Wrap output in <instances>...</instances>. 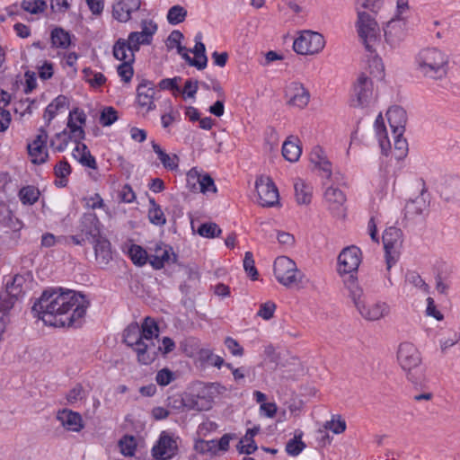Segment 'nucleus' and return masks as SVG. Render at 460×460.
Here are the masks:
<instances>
[{
  "label": "nucleus",
  "mask_w": 460,
  "mask_h": 460,
  "mask_svg": "<svg viewBox=\"0 0 460 460\" xmlns=\"http://www.w3.org/2000/svg\"><path fill=\"white\" fill-rule=\"evenodd\" d=\"M255 188L258 202L261 207H273L279 203V190L269 177L261 176L256 180Z\"/></svg>",
  "instance_id": "15"
},
{
  "label": "nucleus",
  "mask_w": 460,
  "mask_h": 460,
  "mask_svg": "<svg viewBox=\"0 0 460 460\" xmlns=\"http://www.w3.org/2000/svg\"><path fill=\"white\" fill-rule=\"evenodd\" d=\"M325 46V40L322 34L304 31L293 43L294 50L300 55H314L321 52Z\"/></svg>",
  "instance_id": "10"
},
{
  "label": "nucleus",
  "mask_w": 460,
  "mask_h": 460,
  "mask_svg": "<svg viewBox=\"0 0 460 460\" xmlns=\"http://www.w3.org/2000/svg\"><path fill=\"white\" fill-rule=\"evenodd\" d=\"M155 94V84L148 80H142L137 88V104L146 112L155 109L154 102Z\"/></svg>",
  "instance_id": "20"
},
{
  "label": "nucleus",
  "mask_w": 460,
  "mask_h": 460,
  "mask_svg": "<svg viewBox=\"0 0 460 460\" xmlns=\"http://www.w3.org/2000/svg\"><path fill=\"white\" fill-rule=\"evenodd\" d=\"M57 420L68 431L79 432L84 429L82 416L75 411L63 409L58 411Z\"/></svg>",
  "instance_id": "23"
},
{
  "label": "nucleus",
  "mask_w": 460,
  "mask_h": 460,
  "mask_svg": "<svg viewBox=\"0 0 460 460\" xmlns=\"http://www.w3.org/2000/svg\"><path fill=\"white\" fill-rule=\"evenodd\" d=\"M141 0H115L112 6V16L120 22L131 18V13L140 8Z\"/></svg>",
  "instance_id": "21"
},
{
  "label": "nucleus",
  "mask_w": 460,
  "mask_h": 460,
  "mask_svg": "<svg viewBox=\"0 0 460 460\" xmlns=\"http://www.w3.org/2000/svg\"><path fill=\"white\" fill-rule=\"evenodd\" d=\"M88 306L85 296L74 290H46L34 303L32 313L50 326L79 327Z\"/></svg>",
  "instance_id": "1"
},
{
  "label": "nucleus",
  "mask_w": 460,
  "mask_h": 460,
  "mask_svg": "<svg viewBox=\"0 0 460 460\" xmlns=\"http://www.w3.org/2000/svg\"><path fill=\"white\" fill-rule=\"evenodd\" d=\"M123 341L134 349L137 356V361L143 365L153 363L161 350L156 344L143 341L140 326L137 323L129 324L124 330Z\"/></svg>",
  "instance_id": "4"
},
{
  "label": "nucleus",
  "mask_w": 460,
  "mask_h": 460,
  "mask_svg": "<svg viewBox=\"0 0 460 460\" xmlns=\"http://www.w3.org/2000/svg\"><path fill=\"white\" fill-rule=\"evenodd\" d=\"M217 191L213 178L208 173L202 174L199 192L206 194L208 192L216 193Z\"/></svg>",
  "instance_id": "58"
},
{
  "label": "nucleus",
  "mask_w": 460,
  "mask_h": 460,
  "mask_svg": "<svg viewBox=\"0 0 460 460\" xmlns=\"http://www.w3.org/2000/svg\"><path fill=\"white\" fill-rule=\"evenodd\" d=\"M40 196L39 190L34 186L22 187L19 191V198L22 204L32 205L34 204Z\"/></svg>",
  "instance_id": "41"
},
{
  "label": "nucleus",
  "mask_w": 460,
  "mask_h": 460,
  "mask_svg": "<svg viewBox=\"0 0 460 460\" xmlns=\"http://www.w3.org/2000/svg\"><path fill=\"white\" fill-rule=\"evenodd\" d=\"M310 161L316 168L321 170L325 177L330 178L332 175V164L327 159L324 151L321 146H314L310 154Z\"/></svg>",
  "instance_id": "25"
},
{
  "label": "nucleus",
  "mask_w": 460,
  "mask_h": 460,
  "mask_svg": "<svg viewBox=\"0 0 460 460\" xmlns=\"http://www.w3.org/2000/svg\"><path fill=\"white\" fill-rule=\"evenodd\" d=\"M358 20L356 27L358 34L363 42L365 49L370 52H376V47L380 42L379 26L369 13L365 12L362 7L356 6Z\"/></svg>",
  "instance_id": "6"
},
{
  "label": "nucleus",
  "mask_w": 460,
  "mask_h": 460,
  "mask_svg": "<svg viewBox=\"0 0 460 460\" xmlns=\"http://www.w3.org/2000/svg\"><path fill=\"white\" fill-rule=\"evenodd\" d=\"M353 95L352 105L354 107H366L374 99L373 82L366 73H361L357 78Z\"/></svg>",
  "instance_id": "13"
},
{
  "label": "nucleus",
  "mask_w": 460,
  "mask_h": 460,
  "mask_svg": "<svg viewBox=\"0 0 460 460\" xmlns=\"http://www.w3.org/2000/svg\"><path fill=\"white\" fill-rule=\"evenodd\" d=\"M68 106L67 98L64 95H58L46 108L43 118L49 125L56 117L58 112Z\"/></svg>",
  "instance_id": "33"
},
{
  "label": "nucleus",
  "mask_w": 460,
  "mask_h": 460,
  "mask_svg": "<svg viewBox=\"0 0 460 460\" xmlns=\"http://www.w3.org/2000/svg\"><path fill=\"white\" fill-rule=\"evenodd\" d=\"M92 243L94 244L95 257L99 264L103 266L107 265L111 259L110 242L101 236L96 242H93Z\"/></svg>",
  "instance_id": "28"
},
{
  "label": "nucleus",
  "mask_w": 460,
  "mask_h": 460,
  "mask_svg": "<svg viewBox=\"0 0 460 460\" xmlns=\"http://www.w3.org/2000/svg\"><path fill=\"white\" fill-rule=\"evenodd\" d=\"M243 269L247 275L252 279L256 280L258 279V271L255 267V262L253 260V255L251 252H246L244 253L243 259Z\"/></svg>",
  "instance_id": "51"
},
{
  "label": "nucleus",
  "mask_w": 460,
  "mask_h": 460,
  "mask_svg": "<svg viewBox=\"0 0 460 460\" xmlns=\"http://www.w3.org/2000/svg\"><path fill=\"white\" fill-rule=\"evenodd\" d=\"M194 449L199 454L214 455L217 451V440H197L194 445Z\"/></svg>",
  "instance_id": "45"
},
{
  "label": "nucleus",
  "mask_w": 460,
  "mask_h": 460,
  "mask_svg": "<svg viewBox=\"0 0 460 460\" xmlns=\"http://www.w3.org/2000/svg\"><path fill=\"white\" fill-rule=\"evenodd\" d=\"M17 298L8 294L5 290L0 292V312L7 314V312L13 306Z\"/></svg>",
  "instance_id": "56"
},
{
  "label": "nucleus",
  "mask_w": 460,
  "mask_h": 460,
  "mask_svg": "<svg viewBox=\"0 0 460 460\" xmlns=\"http://www.w3.org/2000/svg\"><path fill=\"white\" fill-rule=\"evenodd\" d=\"M302 437L303 432L296 430L294 438L287 442L285 450L288 456H296L305 448L306 445L302 441Z\"/></svg>",
  "instance_id": "36"
},
{
  "label": "nucleus",
  "mask_w": 460,
  "mask_h": 460,
  "mask_svg": "<svg viewBox=\"0 0 460 460\" xmlns=\"http://www.w3.org/2000/svg\"><path fill=\"white\" fill-rule=\"evenodd\" d=\"M150 208L148 210V218L155 226H162L166 223V217L161 207L154 199H149Z\"/></svg>",
  "instance_id": "39"
},
{
  "label": "nucleus",
  "mask_w": 460,
  "mask_h": 460,
  "mask_svg": "<svg viewBox=\"0 0 460 460\" xmlns=\"http://www.w3.org/2000/svg\"><path fill=\"white\" fill-rule=\"evenodd\" d=\"M394 135V149L397 152L396 157L398 159L406 155L408 151V143L405 138L402 137V135Z\"/></svg>",
  "instance_id": "57"
},
{
  "label": "nucleus",
  "mask_w": 460,
  "mask_h": 460,
  "mask_svg": "<svg viewBox=\"0 0 460 460\" xmlns=\"http://www.w3.org/2000/svg\"><path fill=\"white\" fill-rule=\"evenodd\" d=\"M128 253L133 263L137 266H143L146 263L147 261H149V255L147 254L146 251L139 245H131Z\"/></svg>",
  "instance_id": "42"
},
{
  "label": "nucleus",
  "mask_w": 460,
  "mask_h": 460,
  "mask_svg": "<svg viewBox=\"0 0 460 460\" xmlns=\"http://www.w3.org/2000/svg\"><path fill=\"white\" fill-rule=\"evenodd\" d=\"M226 347L230 350L232 355L241 357L243 355V349L238 341L231 337L225 340Z\"/></svg>",
  "instance_id": "63"
},
{
  "label": "nucleus",
  "mask_w": 460,
  "mask_h": 460,
  "mask_svg": "<svg viewBox=\"0 0 460 460\" xmlns=\"http://www.w3.org/2000/svg\"><path fill=\"white\" fill-rule=\"evenodd\" d=\"M345 285L357 311L365 320L378 321L389 314L390 307L385 302L378 301L371 304L366 302L364 291L355 277L349 276Z\"/></svg>",
  "instance_id": "3"
},
{
  "label": "nucleus",
  "mask_w": 460,
  "mask_h": 460,
  "mask_svg": "<svg viewBox=\"0 0 460 460\" xmlns=\"http://www.w3.org/2000/svg\"><path fill=\"white\" fill-rule=\"evenodd\" d=\"M73 155L79 163L86 167L96 169L97 164L95 158L91 155L85 144L77 145L73 151Z\"/></svg>",
  "instance_id": "34"
},
{
  "label": "nucleus",
  "mask_w": 460,
  "mask_h": 460,
  "mask_svg": "<svg viewBox=\"0 0 460 460\" xmlns=\"http://www.w3.org/2000/svg\"><path fill=\"white\" fill-rule=\"evenodd\" d=\"M295 195L296 202L300 205H307L311 202L313 187L305 182L302 179H297L294 183Z\"/></svg>",
  "instance_id": "30"
},
{
  "label": "nucleus",
  "mask_w": 460,
  "mask_h": 460,
  "mask_svg": "<svg viewBox=\"0 0 460 460\" xmlns=\"http://www.w3.org/2000/svg\"><path fill=\"white\" fill-rule=\"evenodd\" d=\"M324 199L329 203L331 209L339 208L346 200L343 192L338 189L330 187L325 190Z\"/></svg>",
  "instance_id": "35"
},
{
  "label": "nucleus",
  "mask_w": 460,
  "mask_h": 460,
  "mask_svg": "<svg viewBox=\"0 0 460 460\" xmlns=\"http://www.w3.org/2000/svg\"><path fill=\"white\" fill-rule=\"evenodd\" d=\"M48 140V133L44 128H40L36 138L32 143L28 144V153L31 158V163L35 164H41L47 162L49 158L48 151L46 150V143Z\"/></svg>",
  "instance_id": "18"
},
{
  "label": "nucleus",
  "mask_w": 460,
  "mask_h": 460,
  "mask_svg": "<svg viewBox=\"0 0 460 460\" xmlns=\"http://www.w3.org/2000/svg\"><path fill=\"white\" fill-rule=\"evenodd\" d=\"M384 71V65L380 58L374 57L368 61V72L374 78L383 79Z\"/></svg>",
  "instance_id": "48"
},
{
  "label": "nucleus",
  "mask_w": 460,
  "mask_h": 460,
  "mask_svg": "<svg viewBox=\"0 0 460 460\" xmlns=\"http://www.w3.org/2000/svg\"><path fill=\"white\" fill-rule=\"evenodd\" d=\"M141 33L149 40L152 42L153 35L155 33L157 30V25L153 21H142L141 23Z\"/></svg>",
  "instance_id": "62"
},
{
  "label": "nucleus",
  "mask_w": 460,
  "mask_h": 460,
  "mask_svg": "<svg viewBox=\"0 0 460 460\" xmlns=\"http://www.w3.org/2000/svg\"><path fill=\"white\" fill-rule=\"evenodd\" d=\"M133 50L136 52L140 49L141 45H149L151 41L146 39L140 31H132L128 34V39L126 40Z\"/></svg>",
  "instance_id": "44"
},
{
  "label": "nucleus",
  "mask_w": 460,
  "mask_h": 460,
  "mask_svg": "<svg viewBox=\"0 0 460 460\" xmlns=\"http://www.w3.org/2000/svg\"><path fill=\"white\" fill-rule=\"evenodd\" d=\"M55 175L58 178H66L71 172V168L69 164L66 161H60L58 164H56L54 168Z\"/></svg>",
  "instance_id": "64"
},
{
  "label": "nucleus",
  "mask_w": 460,
  "mask_h": 460,
  "mask_svg": "<svg viewBox=\"0 0 460 460\" xmlns=\"http://www.w3.org/2000/svg\"><path fill=\"white\" fill-rule=\"evenodd\" d=\"M71 138L72 137L65 129L55 135L54 139L50 142V146H55L57 151L62 152L66 148Z\"/></svg>",
  "instance_id": "47"
},
{
  "label": "nucleus",
  "mask_w": 460,
  "mask_h": 460,
  "mask_svg": "<svg viewBox=\"0 0 460 460\" xmlns=\"http://www.w3.org/2000/svg\"><path fill=\"white\" fill-rule=\"evenodd\" d=\"M226 390V387L219 383H211L206 385L195 398H191L189 404L185 405L190 410L208 411L211 409L216 394H222Z\"/></svg>",
  "instance_id": "12"
},
{
  "label": "nucleus",
  "mask_w": 460,
  "mask_h": 460,
  "mask_svg": "<svg viewBox=\"0 0 460 460\" xmlns=\"http://www.w3.org/2000/svg\"><path fill=\"white\" fill-rule=\"evenodd\" d=\"M276 310L275 303L271 301H267L261 305L260 310L257 313V315L261 317L264 320H270L273 317L274 312Z\"/></svg>",
  "instance_id": "60"
},
{
  "label": "nucleus",
  "mask_w": 460,
  "mask_h": 460,
  "mask_svg": "<svg viewBox=\"0 0 460 460\" xmlns=\"http://www.w3.org/2000/svg\"><path fill=\"white\" fill-rule=\"evenodd\" d=\"M361 261V251L357 246L351 245L344 248L338 256V271L340 274H349L358 270Z\"/></svg>",
  "instance_id": "14"
},
{
  "label": "nucleus",
  "mask_w": 460,
  "mask_h": 460,
  "mask_svg": "<svg viewBox=\"0 0 460 460\" xmlns=\"http://www.w3.org/2000/svg\"><path fill=\"white\" fill-rule=\"evenodd\" d=\"M22 7L31 13H38L46 9L47 4L43 0H22Z\"/></svg>",
  "instance_id": "52"
},
{
  "label": "nucleus",
  "mask_w": 460,
  "mask_h": 460,
  "mask_svg": "<svg viewBox=\"0 0 460 460\" xmlns=\"http://www.w3.org/2000/svg\"><path fill=\"white\" fill-rule=\"evenodd\" d=\"M22 283L23 278L20 275H15L11 283H6L4 290L18 299L20 295L22 293Z\"/></svg>",
  "instance_id": "49"
},
{
  "label": "nucleus",
  "mask_w": 460,
  "mask_h": 460,
  "mask_svg": "<svg viewBox=\"0 0 460 460\" xmlns=\"http://www.w3.org/2000/svg\"><path fill=\"white\" fill-rule=\"evenodd\" d=\"M137 445V440L132 435H125L119 440L120 453L125 456H134Z\"/></svg>",
  "instance_id": "40"
},
{
  "label": "nucleus",
  "mask_w": 460,
  "mask_h": 460,
  "mask_svg": "<svg viewBox=\"0 0 460 460\" xmlns=\"http://www.w3.org/2000/svg\"><path fill=\"white\" fill-rule=\"evenodd\" d=\"M375 128L381 151L384 155H387L388 151L391 149V143L388 138L384 119L381 114H379L376 119Z\"/></svg>",
  "instance_id": "32"
},
{
  "label": "nucleus",
  "mask_w": 460,
  "mask_h": 460,
  "mask_svg": "<svg viewBox=\"0 0 460 460\" xmlns=\"http://www.w3.org/2000/svg\"><path fill=\"white\" fill-rule=\"evenodd\" d=\"M389 125L393 134L403 135L407 122V114L400 106H393L386 112Z\"/></svg>",
  "instance_id": "24"
},
{
  "label": "nucleus",
  "mask_w": 460,
  "mask_h": 460,
  "mask_svg": "<svg viewBox=\"0 0 460 460\" xmlns=\"http://www.w3.org/2000/svg\"><path fill=\"white\" fill-rule=\"evenodd\" d=\"M143 341L146 343L155 344L154 339H157L159 335V327L157 323L150 318L146 317L140 327Z\"/></svg>",
  "instance_id": "31"
},
{
  "label": "nucleus",
  "mask_w": 460,
  "mask_h": 460,
  "mask_svg": "<svg viewBox=\"0 0 460 460\" xmlns=\"http://www.w3.org/2000/svg\"><path fill=\"white\" fill-rule=\"evenodd\" d=\"M202 173L196 168L190 169L187 173V187L190 191L199 192Z\"/></svg>",
  "instance_id": "50"
},
{
  "label": "nucleus",
  "mask_w": 460,
  "mask_h": 460,
  "mask_svg": "<svg viewBox=\"0 0 460 460\" xmlns=\"http://www.w3.org/2000/svg\"><path fill=\"white\" fill-rule=\"evenodd\" d=\"M125 39L119 38L117 40L112 48L113 57L119 61H135L136 51L131 49V46L128 44Z\"/></svg>",
  "instance_id": "26"
},
{
  "label": "nucleus",
  "mask_w": 460,
  "mask_h": 460,
  "mask_svg": "<svg viewBox=\"0 0 460 460\" xmlns=\"http://www.w3.org/2000/svg\"><path fill=\"white\" fill-rule=\"evenodd\" d=\"M181 438L175 433L163 430L151 449L155 460H172L179 454Z\"/></svg>",
  "instance_id": "9"
},
{
  "label": "nucleus",
  "mask_w": 460,
  "mask_h": 460,
  "mask_svg": "<svg viewBox=\"0 0 460 460\" xmlns=\"http://www.w3.org/2000/svg\"><path fill=\"white\" fill-rule=\"evenodd\" d=\"M198 233L203 237L214 238L219 236L222 230L216 223H204L199 227Z\"/></svg>",
  "instance_id": "46"
},
{
  "label": "nucleus",
  "mask_w": 460,
  "mask_h": 460,
  "mask_svg": "<svg viewBox=\"0 0 460 460\" xmlns=\"http://www.w3.org/2000/svg\"><path fill=\"white\" fill-rule=\"evenodd\" d=\"M118 119V112L113 107H106L100 116V123L104 126H111Z\"/></svg>",
  "instance_id": "55"
},
{
  "label": "nucleus",
  "mask_w": 460,
  "mask_h": 460,
  "mask_svg": "<svg viewBox=\"0 0 460 460\" xmlns=\"http://www.w3.org/2000/svg\"><path fill=\"white\" fill-rule=\"evenodd\" d=\"M169 250L164 243L155 245L154 253L149 254V263L155 270H160L170 260Z\"/></svg>",
  "instance_id": "29"
},
{
  "label": "nucleus",
  "mask_w": 460,
  "mask_h": 460,
  "mask_svg": "<svg viewBox=\"0 0 460 460\" xmlns=\"http://www.w3.org/2000/svg\"><path fill=\"white\" fill-rule=\"evenodd\" d=\"M274 275L278 281L287 288L299 285L304 277L296 262L287 256H280L275 260Z\"/></svg>",
  "instance_id": "8"
},
{
  "label": "nucleus",
  "mask_w": 460,
  "mask_h": 460,
  "mask_svg": "<svg viewBox=\"0 0 460 460\" xmlns=\"http://www.w3.org/2000/svg\"><path fill=\"white\" fill-rule=\"evenodd\" d=\"M326 429L332 430L334 434H341L346 429V422L340 415L333 416L331 420L324 424Z\"/></svg>",
  "instance_id": "54"
},
{
  "label": "nucleus",
  "mask_w": 460,
  "mask_h": 460,
  "mask_svg": "<svg viewBox=\"0 0 460 460\" xmlns=\"http://www.w3.org/2000/svg\"><path fill=\"white\" fill-rule=\"evenodd\" d=\"M410 10L409 0H396V9L393 18L407 21Z\"/></svg>",
  "instance_id": "59"
},
{
  "label": "nucleus",
  "mask_w": 460,
  "mask_h": 460,
  "mask_svg": "<svg viewBox=\"0 0 460 460\" xmlns=\"http://www.w3.org/2000/svg\"><path fill=\"white\" fill-rule=\"evenodd\" d=\"M397 359L401 367L406 372L408 380L414 385L420 384L423 379V370L420 367L421 358L417 348L410 342L401 343Z\"/></svg>",
  "instance_id": "5"
},
{
  "label": "nucleus",
  "mask_w": 460,
  "mask_h": 460,
  "mask_svg": "<svg viewBox=\"0 0 460 460\" xmlns=\"http://www.w3.org/2000/svg\"><path fill=\"white\" fill-rule=\"evenodd\" d=\"M174 379L173 373L168 368H163L156 374L155 380L158 385L164 386L169 385Z\"/></svg>",
  "instance_id": "61"
},
{
  "label": "nucleus",
  "mask_w": 460,
  "mask_h": 460,
  "mask_svg": "<svg viewBox=\"0 0 460 460\" xmlns=\"http://www.w3.org/2000/svg\"><path fill=\"white\" fill-rule=\"evenodd\" d=\"M51 43L56 48L67 49L70 46V34L62 28L51 31Z\"/></svg>",
  "instance_id": "38"
},
{
  "label": "nucleus",
  "mask_w": 460,
  "mask_h": 460,
  "mask_svg": "<svg viewBox=\"0 0 460 460\" xmlns=\"http://www.w3.org/2000/svg\"><path fill=\"white\" fill-rule=\"evenodd\" d=\"M298 143L299 140L294 137H288L283 143L282 155L287 161L294 163L299 159L302 154V149Z\"/></svg>",
  "instance_id": "27"
},
{
  "label": "nucleus",
  "mask_w": 460,
  "mask_h": 460,
  "mask_svg": "<svg viewBox=\"0 0 460 460\" xmlns=\"http://www.w3.org/2000/svg\"><path fill=\"white\" fill-rule=\"evenodd\" d=\"M152 148L154 152L158 155V158L164 166V168L173 170L178 167L177 155H173L172 156H170L155 141L152 142Z\"/></svg>",
  "instance_id": "37"
},
{
  "label": "nucleus",
  "mask_w": 460,
  "mask_h": 460,
  "mask_svg": "<svg viewBox=\"0 0 460 460\" xmlns=\"http://www.w3.org/2000/svg\"><path fill=\"white\" fill-rule=\"evenodd\" d=\"M133 63L134 62H131V61L122 62L117 67L118 75L121 77V80L125 84H128L133 77V75H134V69L132 66Z\"/></svg>",
  "instance_id": "53"
},
{
  "label": "nucleus",
  "mask_w": 460,
  "mask_h": 460,
  "mask_svg": "<svg viewBox=\"0 0 460 460\" xmlns=\"http://www.w3.org/2000/svg\"><path fill=\"white\" fill-rule=\"evenodd\" d=\"M187 16V11L181 5H173L171 7L167 13V20L169 23L176 25L182 22Z\"/></svg>",
  "instance_id": "43"
},
{
  "label": "nucleus",
  "mask_w": 460,
  "mask_h": 460,
  "mask_svg": "<svg viewBox=\"0 0 460 460\" xmlns=\"http://www.w3.org/2000/svg\"><path fill=\"white\" fill-rule=\"evenodd\" d=\"M423 188L419 197L414 199H410L404 206V217L407 219H413L418 216H421L428 212L429 201L424 198V193L427 191L424 187L425 182L421 181Z\"/></svg>",
  "instance_id": "22"
},
{
  "label": "nucleus",
  "mask_w": 460,
  "mask_h": 460,
  "mask_svg": "<svg viewBox=\"0 0 460 460\" xmlns=\"http://www.w3.org/2000/svg\"><path fill=\"white\" fill-rule=\"evenodd\" d=\"M385 41L392 47L398 46L407 35V21L391 18L385 29Z\"/></svg>",
  "instance_id": "17"
},
{
  "label": "nucleus",
  "mask_w": 460,
  "mask_h": 460,
  "mask_svg": "<svg viewBox=\"0 0 460 460\" xmlns=\"http://www.w3.org/2000/svg\"><path fill=\"white\" fill-rule=\"evenodd\" d=\"M440 198L452 205H460V177L450 175L444 178L438 187Z\"/></svg>",
  "instance_id": "16"
},
{
  "label": "nucleus",
  "mask_w": 460,
  "mask_h": 460,
  "mask_svg": "<svg viewBox=\"0 0 460 460\" xmlns=\"http://www.w3.org/2000/svg\"><path fill=\"white\" fill-rule=\"evenodd\" d=\"M416 72L423 79L432 82L444 81L449 73V56L435 47L421 49L414 58Z\"/></svg>",
  "instance_id": "2"
},
{
  "label": "nucleus",
  "mask_w": 460,
  "mask_h": 460,
  "mask_svg": "<svg viewBox=\"0 0 460 460\" xmlns=\"http://www.w3.org/2000/svg\"><path fill=\"white\" fill-rule=\"evenodd\" d=\"M286 95L288 98V104L299 109L306 107L310 101L309 91L298 82L290 84Z\"/></svg>",
  "instance_id": "19"
},
{
  "label": "nucleus",
  "mask_w": 460,
  "mask_h": 460,
  "mask_svg": "<svg viewBox=\"0 0 460 460\" xmlns=\"http://www.w3.org/2000/svg\"><path fill=\"white\" fill-rule=\"evenodd\" d=\"M402 231L394 226L388 227L383 234V243L385 252L386 269L390 270L399 258L402 247Z\"/></svg>",
  "instance_id": "11"
},
{
  "label": "nucleus",
  "mask_w": 460,
  "mask_h": 460,
  "mask_svg": "<svg viewBox=\"0 0 460 460\" xmlns=\"http://www.w3.org/2000/svg\"><path fill=\"white\" fill-rule=\"evenodd\" d=\"M76 234L70 238L75 245H83L86 242H96L101 234V223L95 213H84L76 226Z\"/></svg>",
  "instance_id": "7"
}]
</instances>
